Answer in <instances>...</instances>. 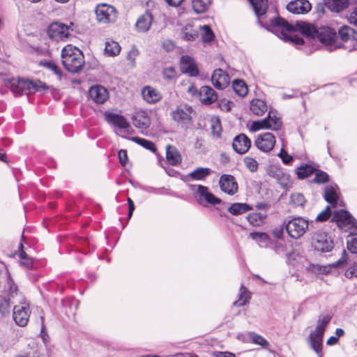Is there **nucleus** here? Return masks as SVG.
I'll use <instances>...</instances> for the list:
<instances>
[{"mask_svg":"<svg viewBox=\"0 0 357 357\" xmlns=\"http://www.w3.org/2000/svg\"><path fill=\"white\" fill-rule=\"evenodd\" d=\"M290 202L296 206H303L305 203V199L301 193H294L291 195Z\"/></svg>","mask_w":357,"mask_h":357,"instance_id":"47","label":"nucleus"},{"mask_svg":"<svg viewBox=\"0 0 357 357\" xmlns=\"http://www.w3.org/2000/svg\"><path fill=\"white\" fill-rule=\"evenodd\" d=\"M197 201L201 205L206 206L208 205H216L222 202V200L211 193L208 188L202 185L197 186L196 191Z\"/></svg>","mask_w":357,"mask_h":357,"instance_id":"13","label":"nucleus"},{"mask_svg":"<svg viewBox=\"0 0 357 357\" xmlns=\"http://www.w3.org/2000/svg\"><path fill=\"white\" fill-rule=\"evenodd\" d=\"M61 59L64 68L73 73L79 72L85 63L82 52L72 45H68L63 48Z\"/></svg>","mask_w":357,"mask_h":357,"instance_id":"4","label":"nucleus"},{"mask_svg":"<svg viewBox=\"0 0 357 357\" xmlns=\"http://www.w3.org/2000/svg\"><path fill=\"white\" fill-rule=\"evenodd\" d=\"M234 91L241 97H245L248 92V89L244 81L235 79L232 83Z\"/></svg>","mask_w":357,"mask_h":357,"instance_id":"38","label":"nucleus"},{"mask_svg":"<svg viewBox=\"0 0 357 357\" xmlns=\"http://www.w3.org/2000/svg\"><path fill=\"white\" fill-rule=\"evenodd\" d=\"M153 20L152 13L149 10H146L144 14L138 17L135 23L137 31L140 33L147 32L151 26Z\"/></svg>","mask_w":357,"mask_h":357,"instance_id":"22","label":"nucleus"},{"mask_svg":"<svg viewBox=\"0 0 357 357\" xmlns=\"http://www.w3.org/2000/svg\"><path fill=\"white\" fill-rule=\"evenodd\" d=\"M252 5L255 15L258 18V24L261 26L265 27L266 29L271 31L275 33L280 38L285 41L290 40L291 43L302 45L304 40L302 38L294 35L289 36L286 32L292 33L294 31H300L303 36L311 39L317 38L319 41L323 44L317 33L324 26L317 29L313 24L305 22H296V24L289 23L286 20L277 17L270 20L269 22L264 24L261 19L265 15L268 5V0H249Z\"/></svg>","mask_w":357,"mask_h":357,"instance_id":"2","label":"nucleus"},{"mask_svg":"<svg viewBox=\"0 0 357 357\" xmlns=\"http://www.w3.org/2000/svg\"><path fill=\"white\" fill-rule=\"evenodd\" d=\"M8 286L9 287L8 296L0 295V314L1 317H6L9 314L11 303H21L22 299V296L18 294L17 285L14 284L9 275H8Z\"/></svg>","mask_w":357,"mask_h":357,"instance_id":"7","label":"nucleus"},{"mask_svg":"<svg viewBox=\"0 0 357 357\" xmlns=\"http://www.w3.org/2000/svg\"><path fill=\"white\" fill-rule=\"evenodd\" d=\"M337 185H328L325 188L324 195V199L333 207H336L337 205Z\"/></svg>","mask_w":357,"mask_h":357,"instance_id":"29","label":"nucleus"},{"mask_svg":"<svg viewBox=\"0 0 357 357\" xmlns=\"http://www.w3.org/2000/svg\"><path fill=\"white\" fill-rule=\"evenodd\" d=\"M96 20L99 23L109 24L114 23L118 18V11L112 5L100 3L95 9Z\"/></svg>","mask_w":357,"mask_h":357,"instance_id":"9","label":"nucleus"},{"mask_svg":"<svg viewBox=\"0 0 357 357\" xmlns=\"http://www.w3.org/2000/svg\"><path fill=\"white\" fill-rule=\"evenodd\" d=\"M269 248L273 249L276 253L285 251V246L283 243L273 240L271 241V247Z\"/></svg>","mask_w":357,"mask_h":357,"instance_id":"58","label":"nucleus"},{"mask_svg":"<svg viewBox=\"0 0 357 357\" xmlns=\"http://www.w3.org/2000/svg\"><path fill=\"white\" fill-rule=\"evenodd\" d=\"M245 167L252 172H255L258 169V162L251 157H245L243 160Z\"/></svg>","mask_w":357,"mask_h":357,"instance_id":"49","label":"nucleus"},{"mask_svg":"<svg viewBox=\"0 0 357 357\" xmlns=\"http://www.w3.org/2000/svg\"><path fill=\"white\" fill-rule=\"evenodd\" d=\"M180 69L183 73L191 77L199 75V70L195 60L188 55L182 56L180 60Z\"/></svg>","mask_w":357,"mask_h":357,"instance_id":"18","label":"nucleus"},{"mask_svg":"<svg viewBox=\"0 0 357 357\" xmlns=\"http://www.w3.org/2000/svg\"><path fill=\"white\" fill-rule=\"evenodd\" d=\"M139 54V51L135 47H132L128 53L127 58L130 61L132 66H135V59Z\"/></svg>","mask_w":357,"mask_h":357,"instance_id":"59","label":"nucleus"},{"mask_svg":"<svg viewBox=\"0 0 357 357\" xmlns=\"http://www.w3.org/2000/svg\"><path fill=\"white\" fill-rule=\"evenodd\" d=\"M252 5L255 15L258 18V24L261 26L265 27L266 29L271 31L275 33L280 38L285 41L290 40L291 43L302 45L304 40L302 38L294 35L289 36L286 32L292 33L294 31H300L303 36L311 39L317 38L319 41L323 44L317 33L324 26L317 29L313 24L305 22H296V24L289 23L286 20L277 17L270 20L269 22L264 24L261 19L265 15L268 5V0H249Z\"/></svg>","mask_w":357,"mask_h":357,"instance_id":"1","label":"nucleus"},{"mask_svg":"<svg viewBox=\"0 0 357 357\" xmlns=\"http://www.w3.org/2000/svg\"><path fill=\"white\" fill-rule=\"evenodd\" d=\"M264 219V216L261 213H252L248 216V220L252 225H259Z\"/></svg>","mask_w":357,"mask_h":357,"instance_id":"51","label":"nucleus"},{"mask_svg":"<svg viewBox=\"0 0 357 357\" xmlns=\"http://www.w3.org/2000/svg\"><path fill=\"white\" fill-rule=\"evenodd\" d=\"M121 47L118 43L115 41H107L105 43V52L109 56H116L119 54Z\"/></svg>","mask_w":357,"mask_h":357,"instance_id":"40","label":"nucleus"},{"mask_svg":"<svg viewBox=\"0 0 357 357\" xmlns=\"http://www.w3.org/2000/svg\"><path fill=\"white\" fill-rule=\"evenodd\" d=\"M250 205L246 203H234L227 209L228 212L233 215H238L252 210Z\"/></svg>","mask_w":357,"mask_h":357,"instance_id":"32","label":"nucleus"},{"mask_svg":"<svg viewBox=\"0 0 357 357\" xmlns=\"http://www.w3.org/2000/svg\"><path fill=\"white\" fill-rule=\"evenodd\" d=\"M211 173V170L209 168L198 167L190 173L188 176L192 180L199 181L204 180L206 177L209 176Z\"/></svg>","mask_w":357,"mask_h":357,"instance_id":"36","label":"nucleus"},{"mask_svg":"<svg viewBox=\"0 0 357 357\" xmlns=\"http://www.w3.org/2000/svg\"><path fill=\"white\" fill-rule=\"evenodd\" d=\"M105 116L106 121L115 127L122 129H128L130 127L129 122L121 115L109 112L106 113Z\"/></svg>","mask_w":357,"mask_h":357,"instance_id":"25","label":"nucleus"},{"mask_svg":"<svg viewBox=\"0 0 357 357\" xmlns=\"http://www.w3.org/2000/svg\"><path fill=\"white\" fill-rule=\"evenodd\" d=\"M347 248L352 253H357V234H354L350 241H347Z\"/></svg>","mask_w":357,"mask_h":357,"instance_id":"55","label":"nucleus"},{"mask_svg":"<svg viewBox=\"0 0 357 357\" xmlns=\"http://www.w3.org/2000/svg\"><path fill=\"white\" fill-rule=\"evenodd\" d=\"M314 181L317 183H324L328 181V175L323 171L317 170Z\"/></svg>","mask_w":357,"mask_h":357,"instance_id":"54","label":"nucleus"},{"mask_svg":"<svg viewBox=\"0 0 357 357\" xmlns=\"http://www.w3.org/2000/svg\"><path fill=\"white\" fill-rule=\"evenodd\" d=\"M19 257L20 259V264L25 267L27 269H31L33 268V260L31 258L29 257L27 254L22 250L19 254Z\"/></svg>","mask_w":357,"mask_h":357,"instance_id":"46","label":"nucleus"},{"mask_svg":"<svg viewBox=\"0 0 357 357\" xmlns=\"http://www.w3.org/2000/svg\"><path fill=\"white\" fill-rule=\"evenodd\" d=\"M119 162L123 165L125 166L126 163L128 162V155L127 151L124 149H121L119 151Z\"/></svg>","mask_w":357,"mask_h":357,"instance_id":"61","label":"nucleus"},{"mask_svg":"<svg viewBox=\"0 0 357 357\" xmlns=\"http://www.w3.org/2000/svg\"><path fill=\"white\" fill-rule=\"evenodd\" d=\"M130 139L135 142L137 144L142 146V147L145 148L146 149L149 150L153 153H155L157 151V149L154 143L150 140L144 138H140L138 137H132L130 138Z\"/></svg>","mask_w":357,"mask_h":357,"instance_id":"41","label":"nucleus"},{"mask_svg":"<svg viewBox=\"0 0 357 357\" xmlns=\"http://www.w3.org/2000/svg\"><path fill=\"white\" fill-rule=\"evenodd\" d=\"M347 256H348V255H347V251L345 250H343L342 253V257H340V259H338L335 263L329 264V266L332 267V268H337V267L344 266L347 264V259H348Z\"/></svg>","mask_w":357,"mask_h":357,"instance_id":"53","label":"nucleus"},{"mask_svg":"<svg viewBox=\"0 0 357 357\" xmlns=\"http://www.w3.org/2000/svg\"><path fill=\"white\" fill-rule=\"evenodd\" d=\"M308 227L309 222L307 220L301 217H296L285 225V229L291 238L298 239L305 234Z\"/></svg>","mask_w":357,"mask_h":357,"instance_id":"8","label":"nucleus"},{"mask_svg":"<svg viewBox=\"0 0 357 357\" xmlns=\"http://www.w3.org/2000/svg\"><path fill=\"white\" fill-rule=\"evenodd\" d=\"M227 75L220 68L214 70L211 82L214 86L218 89H223L227 86Z\"/></svg>","mask_w":357,"mask_h":357,"instance_id":"28","label":"nucleus"},{"mask_svg":"<svg viewBox=\"0 0 357 357\" xmlns=\"http://www.w3.org/2000/svg\"><path fill=\"white\" fill-rule=\"evenodd\" d=\"M211 130L212 134L214 137H215L216 138H219L220 137L222 132V126L220 121L218 119L212 122Z\"/></svg>","mask_w":357,"mask_h":357,"instance_id":"52","label":"nucleus"},{"mask_svg":"<svg viewBox=\"0 0 357 357\" xmlns=\"http://www.w3.org/2000/svg\"><path fill=\"white\" fill-rule=\"evenodd\" d=\"M317 33L321 42L329 52L339 48L349 52L357 50V31L349 26H341L338 33L330 27H324Z\"/></svg>","mask_w":357,"mask_h":357,"instance_id":"3","label":"nucleus"},{"mask_svg":"<svg viewBox=\"0 0 357 357\" xmlns=\"http://www.w3.org/2000/svg\"><path fill=\"white\" fill-rule=\"evenodd\" d=\"M89 96L98 104L104 103L109 97L107 90L102 86H91L89 89Z\"/></svg>","mask_w":357,"mask_h":357,"instance_id":"23","label":"nucleus"},{"mask_svg":"<svg viewBox=\"0 0 357 357\" xmlns=\"http://www.w3.org/2000/svg\"><path fill=\"white\" fill-rule=\"evenodd\" d=\"M13 319L17 325L21 327L26 326L29 319V307L28 305H15L13 313Z\"/></svg>","mask_w":357,"mask_h":357,"instance_id":"17","label":"nucleus"},{"mask_svg":"<svg viewBox=\"0 0 357 357\" xmlns=\"http://www.w3.org/2000/svg\"><path fill=\"white\" fill-rule=\"evenodd\" d=\"M192 3L195 13H202L208 10L211 0H192Z\"/></svg>","mask_w":357,"mask_h":357,"instance_id":"39","label":"nucleus"},{"mask_svg":"<svg viewBox=\"0 0 357 357\" xmlns=\"http://www.w3.org/2000/svg\"><path fill=\"white\" fill-rule=\"evenodd\" d=\"M315 172V169L310 165H305L298 167L296 174L298 178L303 179L308 177Z\"/></svg>","mask_w":357,"mask_h":357,"instance_id":"43","label":"nucleus"},{"mask_svg":"<svg viewBox=\"0 0 357 357\" xmlns=\"http://www.w3.org/2000/svg\"><path fill=\"white\" fill-rule=\"evenodd\" d=\"M331 319L332 316L330 314L320 316L318 319L315 329L310 334L308 337V342L310 348L314 351L319 357L323 356V337L326 328Z\"/></svg>","mask_w":357,"mask_h":357,"instance_id":"6","label":"nucleus"},{"mask_svg":"<svg viewBox=\"0 0 357 357\" xmlns=\"http://www.w3.org/2000/svg\"><path fill=\"white\" fill-rule=\"evenodd\" d=\"M278 156L281 158L282 162L285 165H289L293 161L292 156L289 155L287 152L282 149L278 153Z\"/></svg>","mask_w":357,"mask_h":357,"instance_id":"56","label":"nucleus"},{"mask_svg":"<svg viewBox=\"0 0 357 357\" xmlns=\"http://www.w3.org/2000/svg\"><path fill=\"white\" fill-rule=\"evenodd\" d=\"M331 216L328 215V213L324 212L322 211L320 213L318 214V215L316 218L317 222H325Z\"/></svg>","mask_w":357,"mask_h":357,"instance_id":"63","label":"nucleus"},{"mask_svg":"<svg viewBox=\"0 0 357 357\" xmlns=\"http://www.w3.org/2000/svg\"><path fill=\"white\" fill-rule=\"evenodd\" d=\"M132 123L136 128L144 130L150 126L151 120L146 112L140 110L134 114Z\"/></svg>","mask_w":357,"mask_h":357,"instance_id":"24","label":"nucleus"},{"mask_svg":"<svg viewBox=\"0 0 357 357\" xmlns=\"http://www.w3.org/2000/svg\"><path fill=\"white\" fill-rule=\"evenodd\" d=\"M71 22L70 25H67L61 22L55 21L51 23L47 29V34L50 38L56 41L67 38L70 31H73Z\"/></svg>","mask_w":357,"mask_h":357,"instance_id":"11","label":"nucleus"},{"mask_svg":"<svg viewBox=\"0 0 357 357\" xmlns=\"http://www.w3.org/2000/svg\"><path fill=\"white\" fill-rule=\"evenodd\" d=\"M324 4L331 11L340 13L348 8L349 1V0H324Z\"/></svg>","mask_w":357,"mask_h":357,"instance_id":"27","label":"nucleus"},{"mask_svg":"<svg viewBox=\"0 0 357 357\" xmlns=\"http://www.w3.org/2000/svg\"><path fill=\"white\" fill-rule=\"evenodd\" d=\"M250 110L255 115L262 116L267 110V105L264 101L255 99L250 102Z\"/></svg>","mask_w":357,"mask_h":357,"instance_id":"33","label":"nucleus"},{"mask_svg":"<svg viewBox=\"0 0 357 357\" xmlns=\"http://www.w3.org/2000/svg\"><path fill=\"white\" fill-rule=\"evenodd\" d=\"M268 122V118H265L261 121H254L250 126V130L255 132L261 129H267L268 127L267 126Z\"/></svg>","mask_w":357,"mask_h":357,"instance_id":"48","label":"nucleus"},{"mask_svg":"<svg viewBox=\"0 0 357 357\" xmlns=\"http://www.w3.org/2000/svg\"><path fill=\"white\" fill-rule=\"evenodd\" d=\"M332 221L336 222L340 228L356 229V220L345 210L337 211L332 217Z\"/></svg>","mask_w":357,"mask_h":357,"instance_id":"12","label":"nucleus"},{"mask_svg":"<svg viewBox=\"0 0 357 357\" xmlns=\"http://www.w3.org/2000/svg\"><path fill=\"white\" fill-rule=\"evenodd\" d=\"M312 245L316 251L326 253L332 251L334 243L326 233L318 231L312 237Z\"/></svg>","mask_w":357,"mask_h":357,"instance_id":"10","label":"nucleus"},{"mask_svg":"<svg viewBox=\"0 0 357 357\" xmlns=\"http://www.w3.org/2000/svg\"><path fill=\"white\" fill-rule=\"evenodd\" d=\"M4 84L15 96L21 95L23 93H34L39 90L47 89L46 84L39 80L30 81L20 78L4 79Z\"/></svg>","mask_w":357,"mask_h":357,"instance_id":"5","label":"nucleus"},{"mask_svg":"<svg viewBox=\"0 0 357 357\" xmlns=\"http://www.w3.org/2000/svg\"><path fill=\"white\" fill-rule=\"evenodd\" d=\"M311 4L307 0H295L289 2L287 9L294 14H305L311 10Z\"/></svg>","mask_w":357,"mask_h":357,"instance_id":"21","label":"nucleus"},{"mask_svg":"<svg viewBox=\"0 0 357 357\" xmlns=\"http://www.w3.org/2000/svg\"><path fill=\"white\" fill-rule=\"evenodd\" d=\"M166 158L168 162L176 166L181 162V156L178 151L173 146L168 145L166 148Z\"/></svg>","mask_w":357,"mask_h":357,"instance_id":"31","label":"nucleus"},{"mask_svg":"<svg viewBox=\"0 0 357 357\" xmlns=\"http://www.w3.org/2000/svg\"><path fill=\"white\" fill-rule=\"evenodd\" d=\"M349 20L351 24L357 26V7L351 13Z\"/></svg>","mask_w":357,"mask_h":357,"instance_id":"64","label":"nucleus"},{"mask_svg":"<svg viewBox=\"0 0 357 357\" xmlns=\"http://www.w3.org/2000/svg\"><path fill=\"white\" fill-rule=\"evenodd\" d=\"M162 76L165 79H172L176 77V71L173 67L166 68L162 71Z\"/></svg>","mask_w":357,"mask_h":357,"instance_id":"57","label":"nucleus"},{"mask_svg":"<svg viewBox=\"0 0 357 357\" xmlns=\"http://www.w3.org/2000/svg\"><path fill=\"white\" fill-rule=\"evenodd\" d=\"M266 118H268V122L267 129H271L272 130H280L282 123L280 118H278L275 115H272L271 112H269Z\"/></svg>","mask_w":357,"mask_h":357,"instance_id":"42","label":"nucleus"},{"mask_svg":"<svg viewBox=\"0 0 357 357\" xmlns=\"http://www.w3.org/2000/svg\"><path fill=\"white\" fill-rule=\"evenodd\" d=\"M251 146V141L247 135L241 133L236 136L232 142V147L235 152L244 154Z\"/></svg>","mask_w":357,"mask_h":357,"instance_id":"19","label":"nucleus"},{"mask_svg":"<svg viewBox=\"0 0 357 357\" xmlns=\"http://www.w3.org/2000/svg\"><path fill=\"white\" fill-rule=\"evenodd\" d=\"M284 229H285V225L273 229L272 234L273 236L277 238H282L284 234Z\"/></svg>","mask_w":357,"mask_h":357,"instance_id":"62","label":"nucleus"},{"mask_svg":"<svg viewBox=\"0 0 357 357\" xmlns=\"http://www.w3.org/2000/svg\"><path fill=\"white\" fill-rule=\"evenodd\" d=\"M250 236L256 241V243L264 248H268L271 247L272 239L269 236L264 232H251Z\"/></svg>","mask_w":357,"mask_h":357,"instance_id":"30","label":"nucleus"},{"mask_svg":"<svg viewBox=\"0 0 357 357\" xmlns=\"http://www.w3.org/2000/svg\"><path fill=\"white\" fill-rule=\"evenodd\" d=\"M271 174L284 188H286L290 182V175L282 169H276L275 172L271 171Z\"/></svg>","mask_w":357,"mask_h":357,"instance_id":"35","label":"nucleus"},{"mask_svg":"<svg viewBox=\"0 0 357 357\" xmlns=\"http://www.w3.org/2000/svg\"><path fill=\"white\" fill-rule=\"evenodd\" d=\"M255 144L260 151L268 153L273 149L275 144V137L271 132H265L257 137Z\"/></svg>","mask_w":357,"mask_h":357,"instance_id":"15","label":"nucleus"},{"mask_svg":"<svg viewBox=\"0 0 357 357\" xmlns=\"http://www.w3.org/2000/svg\"><path fill=\"white\" fill-rule=\"evenodd\" d=\"M40 65L52 70L55 75L61 76V72L59 68L52 61H41Z\"/></svg>","mask_w":357,"mask_h":357,"instance_id":"50","label":"nucleus"},{"mask_svg":"<svg viewBox=\"0 0 357 357\" xmlns=\"http://www.w3.org/2000/svg\"><path fill=\"white\" fill-rule=\"evenodd\" d=\"M192 112V109L190 107H179L172 112V117L178 123L187 125L191 123Z\"/></svg>","mask_w":357,"mask_h":357,"instance_id":"20","label":"nucleus"},{"mask_svg":"<svg viewBox=\"0 0 357 357\" xmlns=\"http://www.w3.org/2000/svg\"><path fill=\"white\" fill-rule=\"evenodd\" d=\"M201 29L202 30V40L204 43H209L213 40L214 34L209 26L204 25L203 26H201Z\"/></svg>","mask_w":357,"mask_h":357,"instance_id":"45","label":"nucleus"},{"mask_svg":"<svg viewBox=\"0 0 357 357\" xmlns=\"http://www.w3.org/2000/svg\"><path fill=\"white\" fill-rule=\"evenodd\" d=\"M181 36L184 40L194 41L198 38L199 33L192 25L187 24L182 28Z\"/></svg>","mask_w":357,"mask_h":357,"instance_id":"34","label":"nucleus"},{"mask_svg":"<svg viewBox=\"0 0 357 357\" xmlns=\"http://www.w3.org/2000/svg\"><path fill=\"white\" fill-rule=\"evenodd\" d=\"M250 298V296L246 287L241 285L238 295V300L234 303V305L242 307L246 304Z\"/></svg>","mask_w":357,"mask_h":357,"instance_id":"37","label":"nucleus"},{"mask_svg":"<svg viewBox=\"0 0 357 357\" xmlns=\"http://www.w3.org/2000/svg\"><path fill=\"white\" fill-rule=\"evenodd\" d=\"M221 190L229 195H234L238 190V183L235 178L229 174H223L219 180Z\"/></svg>","mask_w":357,"mask_h":357,"instance_id":"16","label":"nucleus"},{"mask_svg":"<svg viewBox=\"0 0 357 357\" xmlns=\"http://www.w3.org/2000/svg\"><path fill=\"white\" fill-rule=\"evenodd\" d=\"M142 95L144 100L147 102L153 104L162 99V94L155 89L146 86L142 90Z\"/></svg>","mask_w":357,"mask_h":357,"instance_id":"26","label":"nucleus"},{"mask_svg":"<svg viewBox=\"0 0 357 357\" xmlns=\"http://www.w3.org/2000/svg\"><path fill=\"white\" fill-rule=\"evenodd\" d=\"M249 335L252 342L256 344L260 345L264 348H266L269 345L268 342L264 337L259 334L252 332Z\"/></svg>","mask_w":357,"mask_h":357,"instance_id":"44","label":"nucleus"},{"mask_svg":"<svg viewBox=\"0 0 357 357\" xmlns=\"http://www.w3.org/2000/svg\"><path fill=\"white\" fill-rule=\"evenodd\" d=\"M345 275L349 278L357 277V263H355L352 266L349 267L347 270Z\"/></svg>","mask_w":357,"mask_h":357,"instance_id":"60","label":"nucleus"},{"mask_svg":"<svg viewBox=\"0 0 357 357\" xmlns=\"http://www.w3.org/2000/svg\"><path fill=\"white\" fill-rule=\"evenodd\" d=\"M188 91L193 94H197L200 101L205 105H211L217 100L215 91L208 86H202L199 91L192 86L189 88Z\"/></svg>","mask_w":357,"mask_h":357,"instance_id":"14","label":"nucleus"}]
</instances>
